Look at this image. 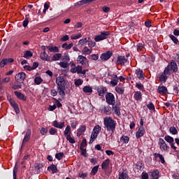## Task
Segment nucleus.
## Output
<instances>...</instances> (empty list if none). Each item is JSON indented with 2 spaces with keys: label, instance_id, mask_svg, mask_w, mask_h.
I'll return each mask as SVG.
<instances>
[{
  "label": "nucleus",
  "instance_id": "nucleus-32",
  "mask_svg": "<svg viewBox=\"0 0 179 179\" xmlns=\"http://www.w3.org/2000/svg\"><path fill=\"white\" fill-rule=\"evenodd\" d=\"M92 49H89L87 46L84 47L82 50V54L85 55H90L92 54Z\"/></svg>",
  "mask_w": 179,
  "mask_h": 179
},
{
  "label": "nucleus",
  "instance_id": "nucleus-41",
  "mask_svg": "<svg viewBox=\"0 0 179 179\" xmlns=\"http://www.w3.org/2000/svg\"><path fill=\"white\" fill-rule=\"evenodd\" d=\"M97 171H99V166H94L91 171V176H96Z\"/></svg>",
  "mask_w": 179,
  "mask_h": 179
},
{
  "label": "nucleus",
  "instance_id": "nucleus-31",
  "mask_svg": "<svg viewBox=\"0 0 179 179\" xmlns=\"http://www.w3.org/2000/svg\"><path fill=\"white\" fill-rule=\"evenodd\" d=\"M85 131H86V126H81L78 129L77 136H80V135H83V134H85Z\"/></svg>",
  "mask_w": 179,
  "mask_h": 179
},
{
  "label": "nucleus",
  "instance_id": "nucleus-55",
  "mask_svg": "<svg viewBox=\"0 0 179 179\" xmlns=\"http://www.w3.org/2000/svg\"><path fill=\"white\" fill-rule=\"evenodd\" d=\"M169 37H170L171 40H172V41H173V43L175 44H178V39L177 38H176V36H174L173 35L171 34V35H169Z\"/></svg>",
  "mask_w": 179,
  "mask_h": 179
},
{
  "label": "nucleus",
  "instance_id": "nucleus-38",
  "mask_svg": "<svg viewBox=\"0 0 179 179\" xmlns=\"http://www.w3.org/2000/svg\"><path fill=\"white\" fill-rule=\"evenodd\" d=\"M62 48H64V50H71L72 47H73V43H70L68 45V43H65L62 45Z\"/></svg>",
  "mask_w": 179,
  "mask_h": 179
},
{
  "label": "nucleus",
  "instance_id": "nucleus-64",
  "mask_svg": "<svg viewBox=\"0 0 179 179\" xmlns=\"http://www.w3.org/2000/svg\"><path fill=\"white\" fill-rule=\"evenodd\" d=\"M69 40V36L68 35H65L61 38V41H68Z\"/></svg>",
  "mask_w": 179,
  "mask_h": 179
},
{
  "label": "nucleus",
  "instance_id": "nucleus-56",
  "mask_svg": "<svg viewBox=\"0 0 179 179\" xmlns=\"http://www.w3.org/2000/svg\"><path fill=\"white\" fill-rule=\"evenodd\" d=\"M148 109L151 110L152 111H155V105L153 103L150 102L147 105Z\"/></svg>",
  "mask_w": 179,
  "mask_h": 179
},
{
  "label": "nucleus",
  "instance_id": "nucleus-63",
  "mask_svg": "<svg viewBox=\"0 0 179 179\" xmlns=\"http://www.w3.org/2000/svg\"><path fill=\"white\" fill-rule=\"evenodd\" d=\"M92 59H93L94 61H97V59H99V55H90Z\"/></svg>",
  "mask_w": 179,
  "mask_h": 179
},
{
  "label": "nucleus",
  "instance_id": "nucleus-52",
  "mask_svg": "<svg viewBox=\"0 0 179 179\" xmlns=\"http://www.w3.org/2000/svg\"><path fill=\"white\" fill-rule=\"evenodd\" d=\"M59 65L61 68H68L69 64L66 62H62L59 63Z\"/></svg>",
  "mask_w": 179,
  "mask_h": 179
},
{
  "label": "nucleus",
  "instance_id": "nucleus-44",
  "mask_svg": "<svg viewBox=\"0 0 179 179\" xmlns=\"http://www.w3.org/2000/svg\"><path fill=\"white\" fill-rule=\"evenodd\" d=\"M48 170H51L52 174H55V173H57V166L52 164L48 167Z\"/></svg>",
  "mask_w": 179,
  "mask_h": 179
},
{
  "label": "nucleus",
  "instance_id": "nucleus-14",
  "mask_svg": "<svg viewBox=\"0 0 179 179\" xmlns=\"http://www.w3.org/2000/svg\"><path fill=\"white\" fill-rule=\"evenodd\" d=\"M120 106H121V104L116 103L115 106H113V111L114 112L115 115H117V117H120V115H121V110H120Z\"/></svg>",
  "mask_w": 179,
  "mask_h": 179
},
{
  "label": "nucleus",
  "instance_id": "nucleus-29",
  "mask_svg": "<svg viewBox=\"0 0 179 179\" xmlns=\"http://www.w3.org/2000/svg\"><path fill=\"white\" fill-rule=\"evenodd\" d=\"M108 166H110V159H106L101 164V169L103 170H107L108 169Z\"/></svg>",
  "mask_w": 179,
  "mask_h": 179
},
{
  "label": "nucleus",
  "instance_id": "nucleus-37",
  "mask_svg": "<svg viewBox=\"0 0 179 179\" xmlns=\"http://www.w3.org/2000/svg\"><path fill=\"white\" fill-rule=\"evenodd\" d=\"M137 51H143L145 50L144 43H137L136 44Z\"/></svg>",
  "mask_w": 179,
  "mask_h": 179
},
{
  "label": "nucleus",
  "instance_id": "nucleus-6",
  "mask_svg": "<svg viewBox=\"0 0 179 179\" xmlns=\"http://www.w3.org/2000/svg\"><path fill=\"white\" fill-rule=\"evenodd\" d=\"M159 145L162 152H167L170 147L166 143V141L163 138H159Z\"/></svg>",
  "mask_w": 179,
  "mask_h": 179
},
{
  "label": "nucleus",
  "instance_id": "nucleus-24",
  "mask_svg": "<svg viewBox=\"0 0 179 179\" xmlns=\"http://www.w3.org/2000/svg\"><path fill=\"white\" fill-rule=\"evenodd\" d=\"M157 92L159 94H166L167 93V87L164 86H159Z\"/></svg>",
  "mask_w": 179,
  "mask_h": 179
},
{
  "label": "nucleus",
  "instance_id": "nucleus-7",
  "mask_svg": "<svg viewBox=\"0 0 179 179\" xmlns=\"http://www.w3.org/2000/svg\"><path fill=\"white\" fill-rule=\"evenodd\" d=\"M72 68L70 69V72H71V73H80V72H82V66H79L78 65L76 66V65L75 64H71Z\"/></svg>",
  "mask_w": 179,
  "mask_h": 179
},
{
  "label": "nucleus",
  "instance_id": "nucleus-21",
  "mask_svg": "<svg viewBox=\"0 0 179 179\" xmlns=\"http://www.w3.org/2000/svg\"><path fill=\"white\" fill-rule=\"evenodd\" d=\"M53 127L55 128H59V129H62L63 127H65V122H62L59 124L58 121L55 120L53 122Z\"/></svg>",
  "mask_w": 179,
  "mask_h": 179
},
{
  "label": "nucleus",
  "instance_id": "nucleus-23",
  "mask_svg": "<svg viewBox=\"0 0 179 179\" xmlns=\"http://www.w3.org/2000/svg\"><path fill=\"white\" fill-rule=\"evenodd\" d=\"M134 99H135L136 101H141V100H142V92H141V91L135 92Z\"/></svg>",
  "mask_w": 179,
  "mask_h": 179
},
{
  "label": "nucleus",
  "instance_id": "nucleus-53",
  "mask_svg": "<svg viewBox=\"0 0 179 179\" xmlns=\"http://www.w3.org/2000/svg\"><path fill=\"white\" fill-rule=\"evenodd\" d=\"M57 129L54 128V127H51L49 130V134L50 135H55V134H57Z\"/></svg>",
  "mask_w": 179,
  "mask_h": 179
},
{
  "label": "nucleus",
  "instance_id": "nucleus-48",
  "mask_svg": "<svg viewBox=\"0 0 179 179\" xmlns=\"http://www.w3.org/2000/svg\"><path fill=\"white\" fill-rule=\"evenodd\" d=\"M63 61L64 62H67L69 64V61H71V59L69 58V55L66 53H65L63 56Z\"/></svg>",
  "mask_w": 179,
  "mask_h": 179
},
{
  "label": "nucleus",
  "instance_id": "nucleus-3",
  "mask_svg": "<svg viewBox=\"0 0 179 179\" xmlns=\"http://www.w3.org/2000/svg\"><path fill=\"white\" fill-rule=\"evenodd\" d=\"M167 75H170V66H167L164 71V73L159 76L160 82H163V83H166Z\"/></svg>",
  "mask_w": 179,
  "mask_h": 179
},
{
  "label": "nucleus",
  "instance_id": "nucleus-36",
  "mask_svg": "<svg viewBox=\"0 0 179 179\" xmlns=\"http://www.w3.org/2000/svg\"><path fill=\"white\" fill-rule=\"evenodd\" d=\"M159 174H160V173L157 170H155L151 173V177L153 179H159Z\"/></svg>",
  "mask_w": 179,
  "mask_h": 179
},
{
  "label": "nucleus",
  "instance_id": "nucleus-51",
  "mask_svg": "<svg viewBox=\"0 0 179 179\" xmlns=\"http://www.w3.org/2000/svg\"><path fill=\"white\" fill-rule=\"evenodd\" d=\"M55 157L57 160H61L64 157V152L57 153Z\"/></svg>",
  "mask_w": 179,
  "mask_h": 179
},
{
  "label": "nucleus",
  "instance_id": "nucleus-16",
  "mask_svg": "<svg viewBox=\"0 0 179 179\" xmlns=\"http://www.w3.org/2000/svg\"><path fill=\"white\" fill-rule=\"evenodd\" d=\"M168 66H170L169 72H170V71H173V72H177V71L178 69L177 63H176V61H174V60H171V65H168Z\"/></svg>",
  "mask_w": 179,
  "mask_h": 179
},
{
  "label": "nucleus",
  "instance_id": "nucleus-2",
  "mask_svg": "<svg viewBox=\"0 0 179 179\" xmlns=\"http://www.w3.org/2000/svg\"><path fill=\"white\" fill-rule=\"evenodd\" d=\"M108 36H110V31H103L101 32V34L97 35L94 38V41L96 43H99V41H103V40H106V38H107V37H108Z\"/></svg>",
  "mask_w": 179,
  "mask_h": 179
},
{
  "label": "nucleus",
  "instance_id": "nucleus-59",
  "mask_svg": "<svg viewBox=\"0 0 179 179\" xmlns=\"http://www.w3.org/2000/svg\"><path fill=\"white\" fill-rule=\"evenodd\" d=\"M66 138V140L69 141V142L70 143H75V139H73L72 138V136H71V135L70 136H67Z\"/></svg>",
  "mask_w": 179,
  "mask_h": 179
},
{
  "label": "nucleus",
  "instance_id": "nucleus-4",
  "mask_svg": "<svg viewBox=\"0 0 179 179\" xmlns=\"http://www.w3.org/2000/svg\"><path fill=\"white\" fill-rule=\"evenodd\" d=\"M106 103H108V104H110V106H114V104H115V97L112 93L108 92L106 94Z\"/></svg>",
  "mask_w": 179,
  "mask_h": 179
},
{
  "label": "nucleus",
  "instance_id": "nucleus-40",
  "mask_svg": "<svg viewBox=\"0 0 179 179\" xmlns=\"http://www.w3.org/2000/svg\"><path fill=\"white\" fill-rule=\"evenodd\" d=\"M164 140L168 142V143H173L174 142V138L170 136H166Z\"/></svg>",
  "mask_w": 179,
  "mask_h": 179
},
{
  "label": "nucleus",
  "instance_id": "nucleus-1",
  "mask_svg": "<svg viewBox=\"0 0 179 179\" xmlns=\"http://www.w3.org/2000/svg\"><path fill=\"white\" fill-rule=\"evenodd\" d=\"M104 127L108 132H113L115 131L117 122L111 117H106L103 119Z\"/></svg>",
  "mask_w": 179,
  "mask_h": 179
},
{
  "label": "nucleus",
  "instance_id": "nucleus-13",
  "mask_svg": "<svg viewBox=\"0 0 179 179\" xmlns=\"http://www.w3.org/2000/svg\"><path fill=\"white\" fill-rule=\"evenodd\" d=\"M31 136V129H28L27 130L26 134L24 137V139L22 141V145H24V143H26V142H29V141H30V137Z\"/></svg>",
  "mask_w": 179,
  "mask_h": 179
},
{
  "label": "nucleus",
  "instance_id": "nucleus-54",
  "mask_svg": "<svg viewBox=\"0 0 179 179\" xmlns=\"http://www.w3.org/2000/svg\"><path fill=\"white\" fill-rule=\"evenodd\" d=\"M82 37V34H78L77 35H71V40H78V38H80Z\"/></svg>",
  "mask_w": 179,
  "mask_h": 179
},
{
  "label": "nucleus",
  "instance_id": "nucleus-11",
  "mask_svg": "<svg viewBox=\"0 0 179 179\" xmlns=\"http://www.w3.org/2000/svg\"><path fill=\"white\" fill-rule=\"evenodd\" d=\"M13 59L12 58H4L0 62V68H3L5 65H8V64H12L13 62Z\"/></svg>",
  "mask_w": 179,
  "mask_h": 179
},
{
  "label": "nucleus",
  "instance_id": "nucleus-30",
  "mask_svg": "<svg viewBox=\"0 0 179 179\" xmlns=\"http://www.w3.org/2000/svg\"><path fill=\"white\" fill-rule=\"evenodd\" d=\"M57 90L61 97H65V87H58Z\"/></svg>",
  "mask_w": 179,
  "mask_h": 179
},
{
  "label": "nucleus",
  "instance_id": "nucleus-60",
  "mask_svg": "<svg viewBox=\"0 0 179 179\" xmlns=\"http://www.w3.org/2000/svg\"><path fill=\"white\" fill-rule=\"evenodd\" d=\"M40 132L41 135H45L47 132H48V129H47L46 128L42 127Z\"/></svg>",
  "mask_w": 179,
  "mask_h": 179
},
{
  "label": "nucleus",
  "instance_id": "nucleus-27",
  "mask_svg": "<svg viewBox=\"0 0 179 179\" xmlns=\"http://www.w3.org/2000/svg\"><path fill=\"white\" fill-rule=\"evenodd\" d=\"M46 48L50 52H59V49L57 46H47Z\"/></svg>",
  "mask_w": 179,
  "mask_h": 179
},
{
  "label": "nucleus",
  "instance_id": "nucleus-26",
  "mask_svg": "<svg viewBox=\"0 0 179 179\" xmlns=\"http://www.w3.org/2000/svg\"><path fill=\"white\" fill-rule=\"evenodd\" d=\"M97 92L99 93V96H103L106 94V92H107V88L102 87L97 89Z\"/></svg>",
  "mask_w": 179,
  "mask_h": 179
},
{
  "label": "nucleus",
  "instance_id": "nucleus-33",
  "mask_svg": "<svg viewBox=\"0 0 179 179\" xmlns=\"http://www.w3.org/2000/svg\"><path fill=\"white\" fill-rule=\"evenodd\" d=\"M71 134H72V131H71V126L67 125L64 130V136L66 137V136H70Z\"/></svg>",
  "mask_w": 179,
  "mask_h": 179
},
{
  "label": "nucleus",
  "instance_id": "nucleus-58",
  "mask_svg": "<svg viewBox=\"0 0 179 179\" xmlns=\"http://www.w3.org/2000/svg\"><path fill=\"white\" fill-rule=\"evenodd\" d=\"M157 156L162 164H164L166 163V161L164 160V157L161 154H157Z\"/></svg>",
  "mask_w": 179,
  "mask_h": 179
},
{
  "label": "nucleus",
  "instance_id": "nucleus-17",
  "mask_svg": "<svg viewBox=\"0 0 179 179\" xmlns=\"http://www.w3.org/2000/svg\"><path fill=\"white\" fill-rule=\"evenodd\" d=\"M15 79L18 80V82H24V79H26V73L24 72L19 73L15 76Z\"/></svg>",
  "mask_w": 179,
  "mask_h": 179
},
{
  "label": "nucleus",
  "instance_id": "nucleus-19",
  "mask_svg": "<svg viewBox=\"0 0 179 179\" xmlns=\"http://www.w3.org/2000/svg\"><path fill=\"white\" fill-rule=\"evenodd\" d=\"M127 61L125 56H119L117 57V65H125V64H127Z\"/></svg>",
  "mask_w": 179,
  "mask_h": 179
},
{
  "label": "nucleus",
  "instance_id": "nucleus-10",
  "mask_svg": "<svg viewBox=\"0 0 179 179\" xmlns=\"http://www.w3.org/2000/svg\"><path fill=\"white\" fill-rule=\"evenodd\" d=\"M146 131L145 130V128L142 126H140L138 128V130L136 133V138L137 139H139V138H142L145 135V133Z\"/></svg>",
  "mask_w": 179,
  "mask_h": 179
},
{
  "label": "nucleus",
  "instance_id": "nucleus-61",
  "mask_svg": "<svg viewBox=\"0 0 179 179\" xmlns=\"http://www.w3.org/2000/svg\"><path fill=\"white\" fill-rule=\"evenodd\" d=\"M136 87H137V89L139 90H143V85H142V83H136Z\"/></svg>",
  "mask_w": 179,
  "mask_h": 179
},
{
  "label": "nucleus",
  "instance_id": "nucleus-50",
  "mask_svg": "<svg viewBox=\"0 0 179 179\" xmlns=\"http://www.w3.org/2000/svg\"><path fill=\"white\" fill-rule=\"evenodd\" d=\"M43 82V79L41 77H36L34 79V83L36 85H40Z\"/></svg>",
  "mask_w": 179,
  "mask_h": 179
},
{
  "label": "nucleus",
  "instance_id": "nucleus-20",
  "mask_svg": "<svg viewBox=\"0 0 179 179\" xmlns=\"http://www.w3.org/2000/svg\"><path fill=\"white\" fill-rule=\"evenodd\" d=\"M14 94L20 100H22L23 101H26V100H27V97H26V96H24L22 92L15 91L14 92Z\"/></svg>",
  "mask_w": 179,
  "mask_h": 179
},
{
  "label": "nucleus",
  "instance_id": "nucleus-39",
  "mask_svg": "<svg viewBox=\"0 0 179 179\" xmlns=\"http://www.w3.org/2000/svg\"><path fill=\"white\" fill-rule=\"evenodd\" d=\"M120 141L122 142V143H128V142H129V137L127 136H122L120 138Z\"/></svg>",
  "mask_w": 179,
  "mask_h": 179
},
{
  "label": "nucleus",
  "instance_id": "nucleus-43",
  "mask_svg": "<svg viewBox=\"0 0 179 179\" xmlns=\"http://www.w3.org/2000/svg\"><path fill=\"white\" fill-rule=\"evenodd\" d=\"M97 135H99V134L92 131V133L91 134L90 140V143H93V142H94V139H96V138H97Z\"/></svg>",
  "mask_w": 179,
  "mask_h": 179
},
{
  "label": "nucleus",
  "instance_id": "nucleus-5",
  "mask_svg": "<svg viewBox=\"0 0 179 179\" xmlns=\"http://www.w3.org/2000/svg\"><path fill=\"white\" fill-rule=\"evenodd\" d=\"M77 62L78 64L83 65V66H87V64H89V61L87 60V58H86V57L83 55H79L78 57Z\"/></svg>",
  "mask_w": 179,
  "mask_h": 179
},
{
  "label": "nucleus",
  "instance_id": "nucleus-46",
  "mask_svg": "<svg viewBox=\"0 0 179 179\" xmlns=\"http://www.w3.org/2000/svg\"><path fill=\"white\" fill-rule=\"evenodd\" d=\"M115 92H117V93H118V94H124V90L122 87H116Z\"/></svg>",
  "mask_w": 179,
  "mask_h": 179
},
{
  "label": "nucleus",
  "instance_id": "nucleus-18",
  "mask_svg": "<svg viewBox=\"0 0 179 179\" xmlns=\"http://www.w3.org/2000/svg\"><path fill=\"white\" fill-rule=\"evenodd\" d=\"M135 73L140 80H143L145 79V77L143 76V70L141 69H136Z\"/></svg>",
  "mask_w": 179,
  "mask_h": 179
},
{
  "label": "nucleus",
  "instance_id": "nucleus-12",
  "mask_svg": "<svg viewBox=\"0 0 179 179\" xmlns=\"http://www.w3.org/2000/svg\"><path fill=\"white\" fill-rule=\"evenodd\" d=\"M9 103L10 106L13 107V108L15 110L16 114H19L20 113V110L19 109V106L16 103L15 100L10 99Z\"/></svg>",
  "mask_w": 179,
  "mask_h": 179
},
{
  "label": "nucleus",
  "instance_id": "nucleus-25",
  "mask_svg": "<svg viewBox=\"0 0 179 179\" xmlns=\"http://www.w3.org/2000/svg\"><path fill=\"white\" fill-rule=\"evenodd\" d=\"M128 173L125 171L119 173L118 179H128Z\"/></svg>",
  "mask_w": 179,
  "mask_h": 179
},
{
  "label": "nucleus",
  "instance_id": "nucleus-35",
  "mask_svg": "<svg viewBox=\"0 0 179 179\" xmlns=\"http://www.w3.org/2000/svg\"><path fill=\"white\" fill-rule=\"evenodd\" d=\"M83 92L84 93H88L90 94L91 93H93V89H92V87L85 86L83 87Z\"/></svg>",
  "mask_w": 179,
  "mask_h": 179
},
{
  "label": "nucleus",
  "instance_id": "nucleus-57",
  "mask_svg": "<svg viewBox=\"0 0 179 179\" xmlns=\"http://www.w3.org/2000/svg\"><path fill=\"white\" fill-rule=\"evenodd\" d=\"M83 80L80 78L75 81L76 86H80V85H83Z\"/></svg>",
  "mask_w": 179,
  "mask_h": 179
},
{
  "label": "nucleus",
  "instance_id": "nucleus-34",
  "mask_svg": "<svg viewBox=\"0 0 179 179\" xmlns=\"http://www.w3.org/2000/svg\"><path fill=\"white\" fill-rule=\"evenodd\" d=\"M31 57H33V52L30 50H27L24 52V58L29 59V58H31Z\"/></svg>",
  "mask_w": 179,
  "mask_h": 179
},
{
  "label": "nucleus",
  "instance_id": "nucleus-49",
  "mask_svg": "<svg viewBox=\"0 0 179 179\" xmlns=\"http://www.w3.org/2000/svg\"><path fill=\"white\" fill-rule=\"evenodd\" d=\"M87 41H88L87 38L80 39L78 41V45H85V44H86V43H87Z\"/></svg>",
  "mask_w": 179,
  "mask_h": 179
},
{
  "label": "nucleus",
  "instance_id": "nucleus-45",
  "mask_svg": "<svg viewBox=\"0 0 179 179\" xmlns=\"http://www.w3.org/2000/svg\"><path fill=\"white\" fill-rule=\"evenodd\" d=\"M169 132H171L172 135H177V134H178V131H177V129L174 127H171L169 128Z\"/></svg>",
  "mask_w": 179,
  "mask_h": 179
},
{
  "label": "nucleus",
  "instance_id": "nucleus-42",
  "mask_svg": "<svg viewBox=\"0 0 179 179\" xmlns=\"http://www.w3.org/2000/svg\"><path fill=\"white\" fill-rule=\"evenodd\" d=\"M100 131H101V127H99V125H96L94 127L92 132H94V134H96L99 135Z\"/></svg>",
  "mask_w": 179,
  "mask_h": 179
},
{
  "label": "nucleus",
  "instance_id": "nucleus-9",
  "mask_svg": "<svg viewBox=\"0 0 179 179\" xmlns=\"http://www.w3.org/2000/svg\"><path fill=\"white\" fill-rule=\"evenodd\" d=\"M112 55H113L112 51H107L106 52L101 55V61H108V59L111 58Z\"/></svg>",
  "mask_w": 179,
  "mask_h": 179
},
{
  "label": "nucleus",
  "instance_id": "nucleus-47",
  "mask_svg": "<svg viewBox=\"0 0 179 179\" xmlns=\"http://www.w3.org/2000/svg\"><path fill=\"white\" fill-rule=\"evenodd\" d=\"M87 44L90 48H94V47H96V43L92 41H90V38H88Z\"/></svg>",
  "mask_w": 179,
  "mask_h": 179
},
{
  "label": "nucleus",
  "instance_id": "nucleus-15",
  "mask_svg": "<svg viewBox=\"0 0 179 179\" xmlns=\"http://www.w3.org/2000/svg\"><path fill=\"white\" fill-rule=\"evenodd\" d=\"M40 58L43 61H48V62H50V61H51V57L47 54V52L45 51H43L41 53Z\"/></svg>",
  "mask_w": 179,
  "mask_h": 179
},
{
  "label": "nucleus",
  "instance_id": "nucleus-28",
  "mask_svg": "<svg viewBox=\"0 0 179 179\" xmlns=\"http://www.w3.org/2000/svg\"><path fill=\"white\" fill-rule=\"evenodd\" d=\"M62 58V54L61 53H56L50 59V61H59Z\"/></svg>",
  "mask_w": 179,
  "mask_h": 179
},
{
  "label": "nucleus",
  "instance_id": "nucleus-8",
  "mask_svg": "<svg viewBox=\"0 0 179 179\" xmlns=\"http://www.w3.org/2000/svg\"><path fill=\"white\" fill-rule=\"evenodd\" d=\"M56 84L57 87H65V79L64 76H59L56 78Z\"/></svg>",
  "mask_w": 179,
  "mask_h": 179
},
{
  "label": "nucleus",
  "instance_id": "nucleus-22",
  "mask_svg": "<svg viewBox=\"0 0 179 179\" xmlns=\"http://www.w3.org/2000/svg\"><path fill=\"white\" fill-rule=\"evenodd\" d=\"M112 78L113 80L110 81V85L112 86H117L118 85V76L116 74H113Z\"/></svg>",
  "mask_w": 179,
  "mask_h": 179
},
{
  "label": "nucleus",
  "instance_id": "nucleus-62",
  "mask_svg": "<svg viewBox=\"0 0 179 179\" xmlns=\"http://www.w3.org/2000/svg\"><path fill=\"white\" fill-rule=\"evenodd\" d=\"M87 143H86V139H83L82 143H81V145H80V149L81 150H83V148H85V146H87Z\"/></svg>",
  "mask_w": 179,
  "mask_h": 179
}]
</instances>
